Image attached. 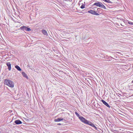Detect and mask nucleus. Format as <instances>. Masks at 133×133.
I'll return each instance as SVG.
<instances>
[{
    "label": "nucleus",
    "mask_w": 133,
    "mask_h": 133,
    "mask_svg": "<svg viewBox=\"0 0 133 133\" xmlns=\"http://www.w3.org/2000/svg\"><path fill=\"white\" fill-rule=\"evenodd\" d=\"M4 84L11 88H13L14 86L13 82L9 79H5L4 80Z\"/></svg>",
    "instance_id": "obj_1"
},
{
    "label": "nucleus",
    "mask_w": 133,
    "mask_h": 133,
    "mask_svg": "<svg viewBox=\"0 0 133 133\" xmlns=\"http://www.w3.org/2000/svg\"><path fill=\"white\" fill-rule=\"evenodd\" d=\"M93 5H96L104 9H106L105 6L101 2H96Z\"/></svg>",
    "instance_id": "obj_2"
},
{
    "label": "nucleus",
    "mask_w": 133,
    "mask_h": 133,
    "mask_svg": "<svg viewBox=\"0 0 133 133\" xmlns=\"http://www.w3.org/2000/svg\"><path fill=\"white\" fill-rule=\"evenodd\" d=\"M79 118L80 120L83 123L86 124H88V121L85 119V118L83 117H79Z\"/></svg>",
    "instance_id": "obj_3"
},
{
    "label": "nucleus",
    "mask_w": 133,
    "mask_h": 133,
    "mask_svg": "<svg viewBox=\"0 0 133 133\" xmlns=\"http://www.w3.org/2000/svg\"><path fill=\"white\" fill-rule=\"evenodd\" d=\"M88 12L89 13H91L93 15H98V14L95 11L92 10L89 11Z\"/></svg>",
    "instance_id": "obj_4"
},
{
    "label": "nucleus",
    "mask_w": 133,
    "mask_h": 133,
    "mask_svg": "<svg viewBox=\"0 0 133 133\" xmlns=\"http://www.w3.org/2000/svg\"><path fill=\"white\" fill-rule=\"evenodd\" d=\"M88 124L89 125H90L92 127H93L94 128H95V129H96V130H97V127L94 125L93 123H92L90 122H89V121H88V124Z\"/></svg>",
    "instance_id": "obj_5"
},
{
    "label": "nucleus",
    "mask_w": 133,
    "mask_h": 133,
    "mask_svg": "<svg viewBox=\"0 0 133 133\" xmlns=\"http://www.w3.org/2000/svg\"><path fill=\"white\" fill-rule=\"evenodd\" d=\"M6 65L8 67V69L10 71L11 69V65L10 62H8L6 63Z\"/></svg>",
    "instance_id": "obj_6"
},
{
    "label": "nucleus",
    "mask_w": 133,
    "mask_h": 133,
    "mask_svg": "<svg viewBox=\"0 0 133 133\" xmlns=\"http://www.w3.org/2000/svg\"><path fill=\"white\" fill-rule=\"evenodd\" d=\"M101 101L107 107L109 108L110 107V105L105 101L103 100H102Z\"/></svg>",
    "instance_id": "obj_7"
},
{
    "label": "nucleus",
    "mask_w": 133,
    "mask_h": 133,
    "mask_svg": "<svg viewBox=\"0 0 133 133\" xmlns=\"http://www.w3.org/2000/svg\"><path fill=\"white\" fill-rule=\"evenodd\" d=\"M14 122L17 124H19L22 123V122L19 120H15V121Z\"/></svg>",
    "instance_id": "obj_8"
},
{
    "label": "nucleus",
    "mask_w": 133,
    "mask_h": 133,
    "mask_svg": "<svg viewBox=\"0 0 133 133\" xmlns=\"http://www.w3.org/2000/svg\"><path fill=\"white\" fill-rule=\"evenodd\" d=\"M42 32L43 34L47 36L48 35L46 31L44 30H42Z\"/></svg>",
    "instance_id": "obj_9"
},
{
    "label": "nucleus",
    "mask_w": 133,
    "mask_h": 133,
    "mask_svg": "<svg viewBox=\"0 0 133 133\" xmlns=\"http://www.w3.org/2000/svg\"><path fill=\"white\" fill-rule=\"evenodd\" d=\"M63 120V119L61 118H58L57 119H55L54 120V121L56 122H59Z\"/></svg>",
    "instance_id": "obj_10"
},
{
    "label": "nucleus",
    "mask_w": 133,
    "mask_h": 133,
    "mask_svg": "<svg viewBox=\"0 0 133 133\" xmlns=\"http://www.w3.org/2000/svg\"><path fill=\"white\" fill-rule=\"evenodd\" d=\"M22 74L24 77L26 78L27 79H28V76L24 72H22Z\"/></svg>",
    "instance_id": "obj_11"
},
{
    "label": "nucleus",
    "mask_w": 133,
    "mask_h": 133,
    "mask_svg": "<svg viewBox=\"0 0 133 133\" xmlns=\"http://www.w3.org/2000/svg\"><path fill=\"white\" fill-rule=\"evenodd\" d=\"M15 67L17 69L18 71H20L21 70V69L20 68L18 65H16Z\"/></svg>",
    "instance_id": "obj_12"
},
{
    "label": "nucleus",
    "mask_w": 133,
    "mask_h": 133,
    "mask_svg": "<svg viewBox=\"0 0 133 133\" xmlns=\"http://www.w3.org/2000/svg\"><path fill=\"white\" fill-rule=\"evenodd\" d=\"M27 27L26 26H23L21 27L20 28H21V29H24L26 30V28H27Z\"/></svg>",
    "instance_id": "obj_13"
},
{
    "label": "nucleus",
    "mask_w": 133,
    "mask_h": 133,
    "mask_svg": "<svg viewBox=\"0 0 133 133\" xmlns=\"http://www.w3.org/2000/svg\"><path fill=\"white\" fill-rule=\"evenodd\" d=\"M26 30L27 31H31V30L30 29V28H28V27H27V28H26Z\"/></svg>",
    "instance_id": "obj_14"
},
{
    "label": "nucleus",
    "mask_w": 133,
    "mask_h": 133,
    "mask_svg": "<svg viewBox=\"0 0 133 133\" xmlns=\"http://www.w3.org/2000/svg\"><path fill=\"white\" fill-rule=\"evenodd\" d=\"M128 23L129 24H130V25H133V23L132 22H130L129 21L128 22Z\"/></svg>",
    "instance_id": "obj_15"
},
{
    "label": "nucleus",
    "mask_w": 133,
    "mask_h": 133,
    "mask_svg": "<svg viewBox=\"0 0 133 133\" xmlns=\"http://www.w3.org/2000/svg\"><path fill=\"white\" fill-rule=\"evenodd\" d=\"M81 8L82 9H84L85 8V5H82L81 6Z\"/></svg>",
    "instance_id": "obj_16"
},
{
    "label": "nucleus",
    "mask_w": 133,
    "mask_h": 133,
    "mask_svg": "<svg viewBox=\"0 0 133 133\" xmlns=\"http://www.w3.org/2000/svg\"><path fill=\"white\" fill-rule=\"evenodd\" d=\"M75 114L78 117H79V115L77 112H75Z\"/></svg>",
    "instance_id": "obj_17"
},
{
    "label": "nucleus",
    "mask_w": 133,
    "mask_h": 133,
    "mask_svg": "<svg viewBox=\"0 0 133 133\" xmlns=\"http://www.w3.org/2000/svg\"><path fill=\"white\" fill-rule=\"evenodd\" d=\"M104 1L108 3H109V0H104Z\"/></svg>",
    "instance_id": "obj_18"
},
{
    "label": "nucleus",
    "mask_w": 133,
    "mask_h": 133,
    "mask_svg": "<svg viewBox=\"0 0 133 133\" xmlns=\"http://www.w3.org/2000/svg\"><path fill=\"white\" fill-rule=\"evenodd\" d=\"M58 125H61V124H60V123H59V124H58Z\"/></svg>",
    "instance_id": "obj_19"
},
{
    "label": "nucleus",
    "mask_w": 133,
    "mask_h": 133,
    "mask_svg": "<svg viewBox=\"0 0 133 133\" xmlns=\"http://www.w3.org/2000/svg\"><path fill=\"white\" fill-rule=\"evenodd\" d=\"M132 83H133V80L132 81Z\"/></svg>",
    "instance_id": "obj_20"
}]
</instances>
